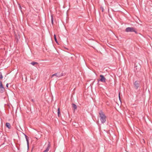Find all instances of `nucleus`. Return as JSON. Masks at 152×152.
Masks as SVG:
<instances>
[{"instance_id":"1","label":"nucleus","mask_w":152,"mask_h":152,"mask_svg":"<svg viewBox=\"0 0 152 152\" xmlns=\"http://www.w3.org/2000/svg\"><path fill=\"white\" fill-rule=\"evenodd\" d=\"M99 114L100 115V119L102 123H104L106 121V116L101 110L100 111Z\"/></svg>"},{"instance_id":"2","label":"nucleus","mask_w":152,"mask_h":152,"mask_svg":"<svg viewBox=\"0 0 152 152\" xmlns=\"http://www.w3.org/2000/svg\"><path fill=\"white\" fill-rule=\"evenodd\" d=\"M125 31L127 32H135V33H136V32L135 31L134 29L132 27H128L126 28L125 30Z\"/></svg>"},{"instance_id":"3","label":"nucleus","mask_w":152,"mask_h":152,"mask_svg":"<svg viewBox=\"0 0 152 152\" xmlns=\"http://www.w3.org/2000/svg\"><path fill=\"white\" fill-rule=\"evenodd\" d=\"M100 79L99 80L100 81L103 83L105 82L106 79L103 75H100Z\"/></svg>"},{"instance_id":"4","label":"nucleus","mask_w":152,"mask_h":152,"mask_svg":"<svg viewBox=\"0 0 152 152\" xmlns=\"http://www.w3.org/2000/svg\"><path fill=\"white\" fill-rule=\"evenodd\" d=\"M134 84L135 86V87L136 89H137L139 86V84L138 82L136 81L134 83Z\"/></svg>"},{"instance_id":"5","label":"nucleus","mask_w":152,"mask_h":152,"mask_svg":"<svg viewBox=\"0 0 152 152\" xmlns=\"http://www.w3.org/2000/svg\"><path fill=\"white\" fill-rule=\"evenodd\" d=\"M6 126L9 129H10L11 128V125L9 123H7L6 124Z\"/></svg>"},{"instance_id":"6","label":"nucleus","mask_w":152,"mask_h":152,"mask_svg":"<svg viewBox=\"0 0 152 152\" xmlns=\"http://www.w3.org/2000/svg\"><path fill=\"white\" fill-rule=\"evenodd\" d=\"M25 137H26V141H27L28 147V148L29 142V141H28V137L27 136H26V135H25Z\"/></svg>"},{"instance_id":"7","label":"nucleus","mask_w":152,"mask_h":152,"mask_svg":"<svg viewBox=\"0 0 152 152\" xmlns=\"http://www.w3.org/2000/svg\"><path fill=\"white\" fill-rule=\"evenodd\" d=\"M50 146L48 145V147L43 152H48L49 149H50Z\"/></svg>"},{"instance_id":"8","label":"nucleus","mask_w":152,"mask_h":152,"mask_svg":"<svg viewBox=\"0 0 152 152\" xmlns=\"http://www.w3.org/2000/svg\"><path fill=\"white\" fill-rule=\"evenodd\" d=\"M58 117H59L60 115V109L59 108H58Z\"/></svg>"},{"instance_id":"9","label":"nucleus","mask_w":152,"mask_h":152,"mask_svg":"<svg viewBox=\"0 0 152 152\" xmlns=\"http://www.w3.org/2000/svg\"><path fill=\"white\" fill-rule=\"evenodd\" d=\"M54 39L55 42H56V43H58L57 41V39L56 38V35L55 34H54Z\"/></svg>"},{"instance_id":"10","label":"nucleus","mask_w":152,"mask_h":152,"mask_svg":"<svg viewBox=\"0 0 152 152\" xmlns=\"http://www.w3.org/2000/svg\"><path fill=\"white\" fill-rule=\"evenodd\" d=\"M38 63L37 62H33L31 63V64L33 65H34L36 64H37Z\"/></svg>"},{"instance_id":"11","label":"nucleus","mask_w":152,"mask_h":152,"mask_svg":"<svg viewBox=\"0 0 152 152\" xmlns=\"http://www.w3.org/2000/svg\"><path fill=\"white\" fill-rule=\"evenodd\" d=\"M0 87L1 88H3L4 89V87L3 86L2 84L1 81H0Z\"/></svg>"},{"instance_id":"12","label":"nucleus","mask_w":152,"mask_h":152,"mask_svg":"<svg viewBox=\"0 0 152 152\" xmlns=\"http://www.w3.org/2000/svg\"><path fill=\"white\" fill-rule=\"evenodd\" d=\"M72 107L73 108H74L75 109L77 108V106H76V105L73 104H72Z\"/></svg>"},{"instance_id":"13","label":"nucleus","mask_w":152,"mask_h":152,"mask_svg":"<svg viewBox=\"0 0 152 152\" xmlns=\"http://www.w3.org/2000/svg\"><path fill=\"white\" fill-rule=\"evenodd\" d=\"M51 23L52 24L53 23V18L52 15H51Z\"/></svg>"},{"instance_id":"14","label":"nucleus","mask_w":152,"mask_h":152,"mask_svg":"<svg viewBox=\"0 0 152 152\" xmlns=\"http://www.w3.org/2000/svg\"><path fill=\"white\" fill-rule=\"evenodd\" d=\"M3 78V76L1 73H0V79H2Z\"/></svg>"},{"instance_id":"15","label":"nucleus","mask_w":152,"mask_h":152,"mask_svg":"<svg viewBox=\"0 0 152 152\" xmlns=\"http://www.w3.org/2000/svg\"><path fill=\"white\" fill-rule=\"evenodd\" d=\"M54 76H57V74H54L53 75H52V77H53Z\"/></svg>"},{"instance_id":"16","label":"nucleus","mask_w":152,"mask_h":152,"mask_svg":"<svg viewBox=\"0 0 152 152\" xmlns=\"http://www.w3.org/2000/svg\"><path fill=\"white\" fill-rule=\"evenodd\" d=\"M6 87H7V88H8V84H7V85H6Z\"/></svg>"},{"instance_id":"17","label":"nucleus","mask_w":152,"mask_h":152,"mask_svg":"<svg viewBox=\"0 0 152 152\" xmlns=\"http://www.w3.org/2000/svg\"><path fill=\"white\" fill-rule=\"evenodd\" d=\"M119 99H120V93H119Z\"/></svg>"},{"instance_id":"18","label":"nucleus","mask_w":152,"mask_h":152,"mask_svg":"<svg viewBox=\"0 0 152 152\" xmlns=\"http://www.w3.org/2000/svg\"><path fill=\"white\" fill-rule=\"evenodd\" d=\"M19 7H20V9H21V7H20V6H19Z\"/></svg>"}]
</instances>
